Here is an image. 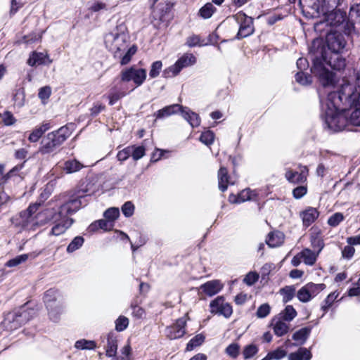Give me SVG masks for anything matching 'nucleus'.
Instances as JSON below:
<instances>
[{
    "label": "nucleus",
    "mask_w": 360,
    "mask_h": 360,
    "mask_svg": "<svg viewBox=\"0 0 360 360\" xmlns=\"http://www.w3.org/2000/svg\"><path fill=\"white\" fill-rule=\"evenodd\" d=\"M342 51H326L320 39L313 41L309 48L311 60L313 62L311 72L319 77L320 83L324 87L335 86V75L325 66L329 65L333 70L340 71L346 66V60L341 55Z\"/></svg>",
    "instance_id": "f257e3e1"
},
{
    "label": "nucleus",
    "mask_w": 360,
    "mask_h": 360,
    "mask_svg": "<svg viewBox=\"0 0 360 360\" xmlns=\"http://www.w3.org/2000/svg\"><path fill=\"white\" fill-rule=\"evenodd\" d=\"M322 117L328 127L333 131L343 130L349 122V114L340 91H331L321 100Z\"/></svg>",
    "instance_id": "f03ea898"
},
{
    "label": "nucleus",
    "mask_w": 360,
    "mask_h": 360,
    "mask_svg": "<svg viewBox=\"0 0 360 360\" xmlns=\"http://www.w3.org/2000/svg\"><path fill=\"white\" fill-rule=\"evenodd\" d=\"M84 197L83 194L78 192L77 196L72 197L65 202H64L59 208L58 212H53L50 210L49 218L50 220H53L56 224L53 226L51 231V234L53 236H60L65 232V231L71 226L73 224V219L69 217L77 212L82 207V198Z\"/></svg>",
    "instance_id": "7ed1b4c3"
},
{
    "label": "nucleus",
    "mask_w": 360,
    "mask_h": 360,
    "mask_svg": "<svg viewBox=\"0 0 360 360\" xmlns=\"http://www.w3.org/2000/svg\"><path fill=\"white\" fill-rule=\"evenodd\" d=\"M40 204L30 205L27 210L20 212L18 215L11 218L12 224L22 231H36L49 221V209L37 212Z\"/></svg>",
    "instance_id": "20e7f679"
},
{
    "label": "nucleus",
    "mask_w": 360,
    "mask_h": 360,
    "mask_svg": "<svg viewBox=\"0 0 360 360\" xmlns=\"http://www.w3.org/2000/svg\"><path fill=\"white\" fill-rule=\"evenodd\" d=\"M340 91L343 96L345 105L349 106L347 110L349 124L360 127V90L352 84L347 79H342L339 84Z\"/></svg>",
    "instance_id": "39448f33"
},
{
    "label": "nucleus",
    "mask_w": 360,
    "mask_h": 360,
    "mask_svg": "<svg viewBox=\"0 0 360 360\" xmlns=\"http://www.w3.org/2000/svg\"><path fill=\"white\" fill-rule=\"evenodd\" d=\"M104 43L114 57H121L129 46V36L126 25L122 22L114 27L105 35Z\"/></svg>",
    "instance_id": "423d86ee"
},
{
    "label": "nucleus",
    "mask_w": 360,
    "mask_h": 360,
    "mask_svg": "<svg viewBox=\"0 0 360 360\" xmlns=\"http://www.w3.org/2000/svg\"><path fill=\"white\" fill-rule=\"evenodd\" d=\"M70 134L67 126L49 133L42 140L38 153L47 155L54 152L70 136Z\"/></svg>",
    "instance_id": "0eeeda50"
},
{
    "label": "nucleus",
    "mask_w": 360,
    "mask_h": 360,
    "mask_svg": "<svg viewBox=\"0 0 360 360\" xmlns=\"http://www.w3.org/2000/svg\"><path fill=\"white\" fill-rule=\"evenodd\" d=\"M147 77L146 70L136 66L126 68L120 72V79L123 82H133L136 87L140 86L145 82Z\"/></svg>",
    "instance_id": "6e6552de"
},
{
    "label": "nucleus",
    "mask_w": 360,
    "mask_h": 360,
    "mask_svg": "<svg viewBox=\"0 0 360 360\" xmlns=\"http://www.w3.org/2000/svg\"><path fill=\"white\" fill-rule=\"evenodd\" d=\"M196 63V58L192 53H186L180 57L173 65L163 71V76L166 78L173 77L177 75L181 70Z\"/></svg>",
    "instance_id": "1a4fd4ad"
},
{
    "label": "nucleus",
    "mask_w": 360,
    "mask_h": 360,
    "mask_svg": "<svg viewBox=\"0 0 360 360\" xmlns=\"http://www.w3.org/2000/svg\"><path fill=\"white\" fill-rule=\"evenodd\" d=\"M233 18L239 25V30L236 38L238 39L247 37L254 32L253 19L243 12L236 13Z\"/></svg>",
    "instance_id": "9d476101"
},
{
    "label": "nucleus",
    "mask_w": 360,
    "mask_h": 360,
    "mask_svg": "<svg viewBox=\"0 0 360 360\" xmlns=\"http://www.w3.org/2000/svg\"><path fill=\"white\" fill-rule=\"evenodd\" d=\"M325 287L323 283H309L297 291V297L302 302H308L320 293Z\"/></svg>",
    "instance_id": "9b49d317"
},
{
    "label": "nucleus",
    "mask_w": 360,
    "mask_h": 360,
    "mask_svg": "<svg viewBox=\"0 0 360 360\" xmlns=\"http://www.w3.org/2000/svg\"><path fill=\"white\" fill-rule=\"evenodd\" d=\"M58 301H62V298L57 290L51 288L45 292L44 302L51 320H56L58 318V314L55 313L53 307Z\"/></svg>",
    "instance_id": "f8f14e48"
},
{
    "label": "nucleus",
    "mask_w": 360,
    "mask_h": 360,
    "mask_svg": "<svg viewBox=\"0 0 360 360\" xmlns=\"http://www.w3.org/2000/svg\"><path fill=\"white\" fill-rule=\"evenodd\" d=\"M344 35L338 32H330L326 36V51H342L346 46Z\"/></svg>",
    "instance_id": "ddd939ff"
},
{
    "label": "nucleus",
    "mask_w": 360,
    "mask_h": 360,
    "mask_svg": "<svg viewBox=\"0 0 360 360\" xmlns=\"http://www.w3.org/2000/svg\"><path fill=\"white\" fill-rule=\"evenodd\" d=\"M29 319V312L26 310H23L20 314H8L4 320V324L10 330H15L22 324L26 323Z\"/></svg>",
    "instance_id": "4468645a"
},
{
    "label": "nucleus",
    "mask_w": 360,
    "mask_h": 360,
    "mask_svg": "<svg viewBox=\"0 0 360 360\" xmlns=\"http://www.w3.org/2000/svg\"><path fill=\"white\" fill-rule=\"evenodd\" d=\"M326 3L330 7H337L338 6H333L331 0H300V4L304 8L307 7L311 8L316 14H325L328 9L326 8Z\"/></svg>",
    "instance_id": "2eb2a0df"
},
{
    "label": "nucleus",
    "mask_w": 360,
    "mask_h": 360,
    "mask_svg": "<svg viewBox=\"0 0 360 360\" xmlns=\"http://www.w3.org/2000/svg\"><path fill=\"white\" fill-rule=\"evenodd\" d=\"M308 174V167L307 166H300L299 172L286 169L285 177L288 182L294 184H298L307 181Z\"/></svg>",
    "instance_id": "dca6fc26"
},
{
    "label": "nucleus",
    "mask_w": 360,
    "mask_h": 360,
    "mask_svg": "<svg viewBox=\"0 0 360 360\" xmlns=\"http://www.w3.org/2000/svg\"><path fill=\"white\" fill-rule=\"evenodd\" d=\"M186 320L185 318H180L176 323L166 328V335L170 340H175L183 337L186 333Z\"/></svg>",
    "instance_id": "f3484780"
},
{
    "label": "nucleus",
    "mask_w": 360,
    "mask_h": 360,
    "mask_svg": "<svg viewBox=\"0 0 360 360\" xmlns=\"http://www.w3.org/2000/svg\"><path fill=\"white\" fill-rule=\"evenodd\" d=\"M257 196L256 191L245 188L239 193L237 195L231 194L229 196V201L231 203H241L248 200H255Z\"/></svg>",
    "instance_id": "a211bd4d"
},
{
    "label": "nucleus",
    "mask_w": 360,
    "mask_h": 360,
    "mask_svg": "<svg viewBox=\"0 0 360 360\" xmlns=\"http://www.w3.org/2000/svg\"><path fill=\"white\" fill-rule=\"evenodd\" d=\"M270 327L272 328L274 333L278 337H282L287 334L290 329V323L278 319L276 316L272 318Z\"/></svg>",
    "instance_id": "6ab92c4d"
},
{
    "label": "nucleus",
    "mask_w": 360,
    "mask_h": 360,
    "mask_svg": "<svg viewBox=\"0 0 360 360\" xmlns=\"http://www.w3.org/2000/svg\"><path fill=\"white\" fill-rule=\"evenodd\" d=\"M52 63L46 53L33 51L28 60L27 64L30 66H37L41 65H49Z\"/></svg>",
    "instance_id": "aec40b11"
},
{
    "label": "nucleus",
    "mask_w": 360,
    "mask_h": 360,
    "mask_svg": "<svg viewBox=\"0 0 360 360\" xmlns=\"http://www.w3.org/2000/svg\"><path fill=\"white\" fill-rule=\"evenodd\" d=\"M223 288V284L219 280H212L200 285V289L207 296L217 294Z\"/></svg>",
    "instance_id": "412c9836"
},
{
    "label": "nucleus",
    "mask_w": 360,
    "mask_h": 360,
    "mask_svg": "<svg viewBox=\"0 0 360 360\" xmlns=\"http://www.w3.org/2000/svg\"><path fill=\"white\" fill-rule=\"evenodd\" d=\"M183 110V106L179 104L167 105L155 112L154 116L156 119H163L174 115Z\"/></svg>",
    "instance_id": "4be33fe9"
},
{
    "label": "nucleus",
    "mask_w": 360,
    "mask_h": 360,
    "mask_svg": "<svg viewBox=\"0 0 360 360\" xmlns=\"http://www.w3.org/2000/svg\"><path fill=\"white\" fill-rule=\"evenodd\" d=\"M117 350V335L110 332L107 335V345L105 347V354L108 357L115 356Z\"/></svg>",
    "instance_id": "5701e85b"
},
{
    "label": "nucleus",
    "mask_w": 360,
    "mask_h": 360,
    "mask_svg": "<svg viewBox=\"0 0 360 360\" xmlns=\"http://www.w3.org/2000/svg\"><path fill=\"white\" fill-rule=\"evenodd\" d=\"M218 183L219 188L222 192H224L229 185L234 184V181H232L230 176L228 175V171L226 167H221L218 172Z\"/></svg>",
    "instance_id": "b1692460"
},
{
    "label": "nucleus",
    "mask_w": 360,
    "mask_h": 360,
    "mask_svg": "<svg viewBox=\"0 0 360 360\" xmlns=\"http://www.w3.org/2000/svg\"><path fill=\"white\" fill-rule=\"evenodd\" d=\"M182 117L191 124L192 127H198L200 124V118L199 115L191 111L187 107L183 106V110H181Z\"/></svg>",
    "instance_id": "393cba45"
},
{
    "label": "nucleus",
    "mask_w": 360,
    "mask_h": 360,
    "mask_svg": "<svg viewBox=\"0 0 360 360\" xmlns=\"http://www.w3.org/2000/svg\"><path fill=\"white\" fill-rule=\"evenodd\" d=\"M49 123H43L36 127L29 134L28 140L31 143L37 142L43 136V134L50 129Z\"/></svg>",
    "instance_id": "a878e982"
},
{
    "label": "nucleus",
    "mask_w": 360,
    "mask_h": 360,
    "mask_svg": "<svg viewBox=\"0 0 360 360\" xmlns=\"http://www.w3.org/2000/svg\"><path fill=\"white\" fill-rule=\"evenodd\" d=\"M303 224L310 226L319 217V212L314 207H309L301 214Z\"/></svg>",
    "instance_id": "bb28decb"
},
{
    "label": "nucleus",
    "mask_w": 360,
    "mask_h": 360,
    "mask_svg": "<svg viewBox=\"0 0 360 360\" xmlns=\"http://www.w3.org/2000/svg\"><path fill=\"white\" fill-rule=\"evenodd\" d=\"M284 240V236L280 231L271 232L269 233L266 240V244L271 248H275L281 245Z\"/></svg>",
    "instance_id": "cd10ccee"
},
{
    "label": "nucleus",
    "mask_w": 360,
    "mask_h": 360,
    "mask_svg": "<svg viewBox=\"0 0 360 360\" xmlns=\"http://www.w3.org/2000/svg\"><path fill=\"white\" fill-rule=\"evenodd\" d=\"M297 313L292 305H287L277 316L278 319L290 323L297 316Z\"/></svg>",
    "instance_id": "c85d7f7f"
},
{
    "label": "nucleus",
    "mask_w": 360,
    "mask_h": 360,
    "mask_svg": "<svg viewBox=\"0 0 360 360\" xmlns=\"http://www.w3.org/2000/svg\"><path fill=\"white\" fill-rule=\"evenodd\" d=\"M84 166L76 159L66 160L64 162L63 170L66 174H72L79 171Z\"/></svg>",
    "instance_id": "c756f323"
},
{
    "label": "nucleus",
    "mask_w": 360,
    "mask_h": 360,
    "mask_svg": "<svg viewBox=\"0 0 360 360\" xmlns=\"http://www.w3.org/2000/svg\"><path fill=\"white\" fill-rule=\"evenodd\" d=\"M311 356V353L308 349L300 347L297 352L288 355V360H310Z\"/></svg>",
    "instance_id": "7c9ffc66"
},
{
    "label": "nucleus",
    "mask_w": 360,
    "mask_h": 360,
    "mask_svg": "<svg viewBox=\"0 0 360 360\" xmlns=\"http://www.w3.org/2000/svg\"><path fill=\"white\" fill-rule=\"evenodd\" d=\"M303 262L309 266L314 265L317 259L319 253H315L309 248H305L300 252Z\"/></svg>",
    "instance_id": "2f4dec72"
},
{
    "label": "nucleus",
    "mask_w": 360,
    "mask_h": 360,
    "mask_svg": "<svg viewBox=\"0 0 360 360\" xmlns=\"http://www.w3.org/2000/svg\"><path fill=\"white\" fill-rule=\"evenodd\" d=\"M216 11L217 8L212 3H207L199 10L198 15L203 19H209Z\"/></svg>",
    "instance_id": "473e14b6"
},
{
    "label": "nucleus",
    "mask_w": 360,
    "mask_h": 360,
    "mask_svg": "<svg viewBox=\"0 0 360 360\" xmlns=\"http://www.w3.org/2000/svg\"><path fill=\"white\" fill-rule=\"evenodd\" d=\"M311 333V328L304 327L299 330L296 331L292 335V339L295 341L299 342L300 344H303L309 337Z\"/></svg>",
    "instance_id": "72a5a7b5"
},
{
    "label": "nucleus",
    "mask_w": 360,
    "mask_h": 360,
    "mask_svg": "<svg viewBox=\"0 0 360 360\" xmlns=\"http://www.w3.org/2000/svg\"><path fill=\"white\" fill-rule=\"evenodd\" d=\"M348 18L352 23L360 24V3L351 6Z\"/></svg>",
    "instance_id": "f704fd0d"
},
{
    "label": "nucleus",
    "mask_w": 360,
    "mask_h": 360,
    "mask_svg": "<svg viewBox=\"0 0 360 360\" xmlns=\"http://www.w3.org/2000/svg\"><path fill=\"white\" fill-rule=\"evenodd\" d=\"M280 294L283 296V302H290L295 295V288L293 285H288L280 290Z\"/></svg>",
    "instance_id": "c9c22d12"
},
{
    "label": "nucleus",
    "mask_w": 360,
    "mask_h": 360,
    "mask_svg": "<svg viewBox=\"0 0 360 360\" xmlns=\"http://www.w3.org/2000/svg\"><path fill=\"white\" fill-rule=\"evenodd\" d=\"M137 51V48L136 46H132L129 48H127L126 51L123 53L121 57H118L120 58V63L122 65L128 64L131 60L132 56L136 53Z\"/></svg>",
    "instance_id": "e433bc0d"
},
{
    "label": "nucleus",
    "mask_w": 360,
    "mask_h": 360,
    "mask_svg": "<svg viewBox=\"0 0 360 360\" xmlns=\"http://www.w3.org/2000/svg\"><path fill=\"white\" fill-rule=\"evenodd\" d=\"M225 303V300L222 296L217 297L210 304V312L212 314H219L220 310H221Z\"/></svg>",
    "instance_id": "4c0bfd02"
},
{
    "label": "nucleus",
    "mask_w": 360,
    "mask_h": 360,
    "mask_svg": "<svg viewBox=\"0 0 360 360\" xmlns=\"http://www.w3.org/2000/svg\"><path fill=\"white\" fill-rule=\"evenodd\" d=\"M258 351L259 348L256 345L250 344L244 347L242 354L245 360L250 359L256 355Z\"/></svg>",
    "instance_id": "58836bf2"
},
{
    "label": "nucleus",
    "mask_w": 360,
    "mask_h": 360,
    "mask_svg": "<svg viewBox=\"0 0 360 360\" xmlns=\"http://www.w3.org/2000/svg\"><path fill=\"white\" fill-rule=\"evenodd\" d=\"M287 355V352L282 347H278L275 350L269 352L266 357L269 360H280Z\"/></svg>",
    "instance_id": "ea45409f"
},
{
    "label": "nucleus",
    "mask_w": 360,
    "mask_h": 360,
    "mask_svg": "<svg viewBox=\"0 0 360 360\" xmlns=\"http://www.w3.org/2000/svg\"><path fill=\"white\" fill-rule=\"evenodd\" d=\"M127 94L123 91L112 89L108 96V98L109 99V104L110 105H113L117 101L124 97Z\"/></svg>",
    "instance_id": "a19ab883"
},
{
    "label": "nucleus",
    "mask_w": 360,
    "mask_h": 360,
    "mask_svg": "<svg viewBox=\"0 0 360 360\" xmlns=\"http://www.w3.org/2000/svg\"><path fill=\"white\" fill-rule=\"evenodd\" d=\"M205 341V336L202 334H198L193 338L186 345V350L191 351L195 347L201 345Z\"/></svg>",
    "instance_id": "79ce46f5"
},
{
    "label": "nucleus",
    "mask_w": 360,
    "mask_h": 360,
    "mask_svg": "<svg viewBox=\"0 0 360 360\" xmlns=\"http://www.w3.org/2000/svg\"><path fill=\"white\" fill-rule=\"evenodd\" d=\"M84 242V239L82 236H76L68 245L67 252L72 253L79 249Z\"/></svg>",
    "instance_id": "37998d69"
},
{
    "label": "nucleus",
    "mask_w": 360,
    "mask_h": 360,
    "mask_svg": "<svg viewBox=\"0 0 360 360\" xmlns=\"http://www.w3.org/2000/svg\"><path fill=\"white\" fill-rule=\"evenodd\" d=\"M75 347L79 349H94L96 348V342L93 340H86L84 339L77 340Z\"/></svg>",
    "instance_id": "c03bdc74"
},
{
    "label": "nucleus",
    "mask_w": 360,
    "mask_h": 360,
    "mask_svg": "<svg viewBox=\"0 0 360 360\" xmlns=\"http://www.w3.org/2000/svg\"><path fill=\"white\" fill-rule=\"evenodd\" d=\"M214 139V134L210 130L202 132L200 136V141L206 146H210L212 144Z\"/></svg>",
    "instance_id": "a18cd8bd"
},
{
    "label": "nucleus",
    "mask_w": 360,
    "mask_h": 360,
    "mask_svg": "<svg viewBox=\"0 0 360 360\" xmlns=\"http://www.w3.org/2000/svg\"><path fill=\"white\" fill-rule=\"evenodd\" d=\"M28 259L27 254H23L15 257L13 259L8 260L6 262V266L8 267H14L16 266L23 262H25Z\"/></svg>",
    "instance_id": "49530a36"
},
{
    "label": "nucleus",
    "mask_w": 360,
    "mask_h": 360,
    "mask_svg": "<svg viewBox=\"0 0 360 360\" xmlns=\"http://www.w3.org/2000/svg\"><path fill=\"white\" fill-rule=\"evenodd\" d=\"M104 217L110 222L115 221L120 216V210L116 207H110L105 210L103 214Z\"/></svg>",
    "instance_id": "de8ad7c7"
},
{
    "label": "nucleus",
    "mask_w": 360,
    "mask_h": 360,
    "mask_svg": "<svg viewBox=\"0 0 360 360\" xmlns=\"http://www.w3.org/2000/svg\"><path fill=\"white\" fill-rule=\"evenodd\" d=\"M345 217L340 212H336L331 215L328 219V224L333 227L338 226L343 220Z\"/></svg>",
    "instance_id": "09e8293b"
},
{
    "label": "nucleus",
    "mask_w": 360,
    "mask_h": 360,
    "mask_svg": "<svg viewBox=\"0 0 360 360\" xmlns=\"http://www.w3.org/2000/svg\"><path fill=\"white\" fill-rule=\"evenodd\" d=\"M131 156L134 160H138L145 155V148L143 146H130Z\"/></svg>",
    "instance_id": "8fccbe9b"
},
{
    "label": "nucleus",
    "mask_w": 360,
    "mask_h": 360,
    "mask_svg": "<svg viewBox=\"0 0 360 360\" xmlns=\"http://www.w3.org/2000/svg\"><path fill=\"white\" fill-rule=\"evenodd\" d=\"M240 346L238 343H231L226 348V353L230 357L236 359L239 355Z\"/></svg>",
    "instance_id": "3c124183"
},
{
    "label": "nucleus",
    "mask_w": 360,
    "mask_h": 360,
    "mask_svg": "<svg viewBox=\"0 0 360 360\" xmlns=\"http://www.w3.org/2000/svg\"><path fill=\"white\" fill-rule=\"evenodd\" d=\"M2 122L6 126H11L15 124L16 122L13 115L9 111H5L2 114H0Z\"/></svg>",
    "instance_id": "603ef678"
},
{
    "label": "nucleus",
    "mask_w": 360,
    "mask_h": 360,
    "mask_svg": "<svg viewBox=\"0 0 360 360\" xmlns=\"http://www.w3.org/2000/svg\"><path fill=\"white\" fill-rule=\"evenodd\" d=\"M162 68V63L160 60H157L152 63L150 70L149 72V76L151 78L157 77Z\"/></svg>",
    "instance_id": "864d4df0"
},
{
    "label": "nucleus",
    "mask_w": 360,
    "mask_h": 360,
    "mask_svg": "<svg viewBox=\"0 0 360 360\" xmlns=\"http://www.w3.org/2000/svg\"><path fill=\"white\" fill-rule=\"evenodd\" d=\"M129 325V319L125 317L120 316L115 321V329L117 331H123Z\"/></svg>",
    "instance_id": "5fc2aeb1"
},
{
    "label": "nucleus",
    "mask_w": 360,
    "mask_h": 360,
    "mask_svg": "<svg viewBox=\"0 0 360 360\" xmlns=\"http://www.w3.org/2000/svg\"><path fill=\"white\" fill-rule=\"evenodd\" d=\"M271 311V307L269 304L264 303L259 307L257 311V316L259 319L266 317Z\"/></svg>",
    "instance_id": "6e6d98bb"
},
{
    "label": "nucleus",
    "mask_w": 360,
    "mask_h": 360,
    "mask_svg": "<svg viewBox=\"0 0 360 360\" xmlns=\"http://www.w3.org/2000/svg\"><path fill=\"white\" fill-rule=\"evenodd\" d=\"M186 44L189 47H194L196 46H204L205 44L201 42L200 38L198 35L193 34L186 39Z\"/></svg>",
    "instance_id": "4d7b16f0"
},
{
    "label": "nucleus",
    "mask_w": 360,
    "mask_h": 360,
    "mask_svg": "<svg viewBox=\"0 0 360 360\" xmlns=\"http://www.w3.org/2000/svg\"><path fill=\"white\" fill-rule=\"evenodd\" d=\"M51 94V89L49 86L41 87L39 90L38 96L41 100L43 103L50 97Z\"/></svg>",
    "instance_id": "13d9d810"
},
{
    "label": "nucleus",
    "mask_w": 360,
    "mask_h": 360,
    "mask_svg": "<svg viewBox=\"0 0 360 360\" xmlns=\"http://www.w3.org/2000/svg\"><path fill=\"white\" fill-rule=\"evenodd\" d=\"M295 80L302 85H308L311 82V76L305 75L303 72H299L296 74Z\"/></svg>",
    "instance_id": "bf43d9fd"
},
{
    "label": "nucleus",
    "mask_w": 360,
    "mask_h": 360,
    "mask_svg": "<svg viewBox=\"0 0 360 360\" xmlns=\"http://www.w3.org/2000/svg\"><path fill=\"white\" fill-rule=\"evenodd\" d=\"M122 212L126 217H129L134 212V205L131 201L126 202L122 207Z\"/></svg>",
    "instance_id": "052dcab7"
},
{
    "label": "nucleus",
    "mask_w": 360,
    "mask_h": 360,
    "mask_svg": "<svg viewBox=\"0 0 360 360\" xmlns=\"http://www.w3.org/2000/svg\"><path fill=\"white\" fill-rule=\"evenodd\" d=\"M311 243L313 248L319 249L317 252L319 254L324 247L323 240L319 236H312L311 237Z\"/></svg>",
    "instance_id": "680f3d73"
},
{
    "label": "nucleus",
    "mask_w": 360,
    "mask_h": 360,
    "mask_svg": "<svg viewBox=\"0 0 360 360\" xmlns=\"http://www.w3.org/2000/svg\"><path fill=\"white\" fill-rule=\"evenodd\" d=\"M122 356V360H133L132 354H131V347L130 346L129 342H128L126 345H124L120 350Z\"/></svg>",
    "instance_id": "e2e57ef3"
},
{
    "label": "nucleus",
    "mask_w": 360,
    "mask_h": 360,
    "mask_svg": "<svg viewBox=\"0 0 360 360\" xmlns=\"http://www.w3.org/2000/svg\"><path fill=\"white\" fill-rule=\"evenodd\" d=\"M307 193V186H300L292 190V195L295 199H300Z\"/></svg>",
    "instance_id": "0e129e2a"
},
{
    "label": "nucleus",
    "mask_w": 360,
    "mask_h": 360,
    "mask_svg": "<svg viewBox=\"0 0 360 360\" xmlns=\"http://www.w3.org/2000/svg\"><path fill=\"white\" fill-rule=\"evenodd\" d=\"M131 151H132V150L131 149L130 146H127V147L124 148V149H122V150L119 151L117 155V158L118 160L122 162V161H125L126 160H127L129 158V156L131 155Z\"/></svg>",
    "instance_id": "69168bd1"
},
{
    "label": "nucleus",
    "mask_w": 360,
    "mask_h": 360,
    "mask_svg": "<svg viewBox=\"0 0 360 360\" xmlns=\"http://www.w3.org/2000/svg\"><path fill=\"white\" fill-rule=\"evenodd\" d=\"M259 278V276L255 272H249L243 279L244 283H245L248 285H253L255 282L257 281Z\"/></svg>",
    "instance_id": "338daca9"
},
{
    "label": "nucleus",
    "mask_w": 360,
    "mask_h": 360,
    "mask_svg": "<svg viewBox=\"0 0 360 360\" xmlns=\"http://www.w3.org/2000/svg\"><path fill=\"white\" fill-rule=\"evenodd\" d=\"M336 297L337 296L335 295V293H330V295H328V297L324 301V304H323L321 307V309L324 313H326L328 310V309L335 300Z\"/></svg>",
    "instance_id": "774afa93"
}]
</instances>
